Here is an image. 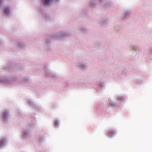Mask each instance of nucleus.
Here are the masks:
<instances>
[{"instance_id":"obj_1","label":"nucleus","mask_w":152,"mask_h":152,"mask_svg":"<svg viewBox=\"0 0 152 152\" xmlns=\"http://www.w3.org/2000/svg\"><path fill=\"white\" fill-rule=\"evenodd\" d=\"M52 0H43L42 1L44 5H45L49 4L50 2Z\"/></svg>"},{"instance_id":"obj_2","label":"nucleus","mask_w":152,"mask_h":152,"mask_svg":"<svg viewBox=\"0 0 152 152\" xmlns=\"http://www.w3.org/2000/svg\"><path fill=\"white\" fill-rule=\"evenodd\" d=\"M5 12L6 14H8L10 12V10L8 8H6L5 9Z\"/></svg>"},{"instance_id":"obj_3","label":"nucleus","mask_w":152,"mask_h":152,"mask_svg":"<svg viewBox=\"0 0 152 152\" xmlns=\"http://www.w3.org/2000/svg\"><path fill=\"white\" fill-rule=\"evenodd\" d=\"M54 124L56 126H58V122L56 120L54 121Z\"/></svg>"},{"instance_id":"obj_4","label":"nucleus","mask_w":152,"mask_h":152,"mask_svg":"<svg viewBox=\"0 0 152 152\" xmlns=\"http://www.w3.org/2000/svg\"><path fill=\"white\" fill-rule=\"evenodd\" d=\"M3 115L4 117H5L7 116V114L6 112L4 113H3Z\"/></svg>"},{"instance_id":"obj_5","label":"nucleus","mask_w":152,"mask_h":152,"mask_svg":"<svg viewBox=\"0 0 152 152\" xmlns=\"http://www.w3.org/2000/svg\"><path fill=\"white\" fill-rule=\"evenodd\" d=\"M3 140L1 141L0 142V145H1L3 143Z\"/></svg>"},{"instance_id":"obj_6","label":"nucleus","mask_w":152,"mask_h":152,"mask_svg":"<svg viewBox=\"0 0 152 152\" xmlns=\"http://www.w3.org/2000/svg\"><path fill=\"white\" fill-rule=\"evenodd\" d=\"M1 2V1L0 0V3Z\"/></svg>"}]
</instances>
